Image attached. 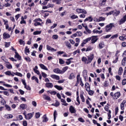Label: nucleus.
<instances>
[{"label": "nucleus", "mask_w": 126, "mask_h": 126, "mask_svg": "<svg viewBox=\"0 0 126 126\" xmlns=\"http://www.w3.org/2000/svg\"><path fill=\"white\" fill-rule=\"evenodd\" d=\"M43 123H47V122H48V121H49V119H48V117H47V115H43Z\"/></svg>", "instance_id": "nucleus-15"}, {"label": "nucleus", "mask_w": 126, "mask_h": 126, "mask_svg": "<svg viewBox=\"0 0 126 126\" xmlns=\"http://www.w3.org/2000/svg\"><path fill=\"white\" fill-rule=\"evenodd\" d=\"M41 74L43 77H44V78H46V77H47V74H46L45 72H42Z\"/></svg>", "instance_id": "nucleus-61"}, {"label": "nucleus", "mask_w": 126, "mask_h": 126, "mask_svg": "<svg viewBox=\"0 0 126 126\" xmlns=\"http://www.w3.org/2000/svg\"><path fill=\"white\" fill-rule=\"evenodd\" d=\"M92 50H93V47L89 46L86 49V52H89V51H92Z\"/></svg>", "instance_id": "nucleus-36"}, {"label": "nucleus", "mask_w": 126, "mask_h": 126, "mask_svg": "<svg viewBox=\"0 0 126 126\" xmlns=\"http://www.w3.org/2000/svg\"><path fill=\"white\" fill-rule=\"evenodd\" d=\"M126 57H125L122 61V64L124 66L126 65Z\"/></svg>", "instance_id": "nucleus-32"}, {"label": "nucleus", "mask_w": 126, "mask_h": 126, "mask_svg": "<svg viewBox=\"0 0 126 126\" xmlns=\"http://www.w3.org/2000/svg\"><path fill=\"white\" fill-rule=\"evenodd\" d=\"M94 59V56L93 55H90V56H88L87 58L85 57H83L82 58V62H84L86 64H88L89 63H91Z\"/></svg>", "instance_id": "nucleus-1"}, {"label": "nucleus", "mask_w": 126, "mask_h": 126, "mask_svg": "<svg viewBox=\"0 0 126 126\" xmlns=\"http://www.w3.org/2000/svg\"><path fill=\"white\" fill-rule=\"evenodd\" d=\"M39 66L42 68V69H44V70H48V68L43 64H39Z\"/></svg>", "instance_id": "nucleus-21"}, {"label": "nucleus", "mask_w": 126, "mask_h": 126, "mask_svg": "<svg viewBox=\"0 0 126 126\" xmlns=\"http://www.w3.org/2000/svg\"><path fill=\"white\" fill-rule=\"evenodd\" d=\"M56 116H58V113H57V111L55 110L54 112V119L55 122H56Z\"/></svg>", "instance_id": "nucleus-38"}, {"label": "nucleus", "mask_w": 126, "mask_h": 126, "mask_svg": "<svg viewBox=\"0 0 126 126\" xmlns=\"http://www.w3.org/2000/svg\"><path fill=\"white\" fill-rule=\"evenodd\" d=\"M74 78H75V76L73 73H71L69 76V79H74Z\"/></svg>", "instance_id": "nucleus-25"}, {"label": "nucleus", "mask_w": 126, "mask_h": 126, "mask_svg": "<svg viewBox=\"0 0 126 126\" xmlns=\"http://www.w3.org/2000/svg\"><path fill=\"white\" fill-rule=\"evenodd\" d=\"M62 0H53V2H56L57 4H60Z\"/></svg>", "instance_id": "nucleus-37"}, {"label": "nucleus", "mask_w": 126, "mask_h": 126, "mask_svg": "<svg viewBox=\"0 0 126 126\" xmlns=\"http://www.w3.org/2000/svg\"><path fill=\"white\" fill-rule=\"evenodd\" d=\"M23 125L24 126H27V121H24L23 122Z\"/></svg>", "instance_id": "nucleus-64"}, {"label": "nucleus", "mask_w": 126, "mask_h": 126, "mask_svg": "<svg viewBox=\"0 0 126 126\" xmlns=\"http://www.w3.org/2000/svg\"><path fill=\"white\" fill-rule=\"evenodd\" d=\"M76 33L78 36L80 37L82 36V32H77Z\"/></svg>", "instance_id": "nucleus-52"}, {"label": "nucleus", "mask_w": 126, "mask_h": 126, "mask_svg": "<svg viewBox=\"0 0 126 126\" xmlns=\"http://www.w3.org/2000/svg\"><path fill=\"white\" fill-rule=\"evenodd\" d=\"M82 79L80 78V75H78L77 76V82L76 84H79V81H82Z\"/></svg>", "instance_id": "nucleus-19"}, {"label": "nucleus", "mask_w": 126, "mask_h": 126, "mask_svg": "<svg viewBox=\"0 0 126 126\" xmlns=\"http://www.w3.org/2000/svg\"><path fill=\"white\" fill-rule=\"evenodd\" d=\"M121 96V93L120 92H117L114 94L113 99H118Z\"/></svg>", "instance_id": "nucleus-7"}, {"label": "nucleus", "mask_w": 126, "mask_h": 126, "mask_svg": "<svg viewBox=\"0 0 126 126\" xmlns=\"http://www.w3.org/2000/svg\"><path fill=\"white\" fill-rule=\"evenodd\" d=\"M54 72H55V73H63V71H62L61 70H60L59 68H55L53 70Z\"/></svg>", "instance_id": "nucleus-17"}, {"label": "nucleus", "mask_w": 126, "mask_h": 126, "mask_svg": "<svg viewBox=\"0 0 126 126\" xmlns=\"http://www.w3.org/2000/svg\"><path fill=\"white\" fill-rule=\"evenodd\" d=\"M113 27H115V26L114 25V23H110L109 25H107L106 26V29H105L106 32H109V31H111Z\"/></svg>", "instance_id": "nucleus-3"}, {"label": "nucleus", "mask_w": 126, "mask_h": 126, "mask_svg": "<svg viewBox=\"0 0 126 126\" xmlns=\"http://www.w3.org/2000/svg\"><path fill=\"white\" fill-rule=\"evenodd\" d=\"M20 108L23 110H25V109L27 108V105L25 104H22L20 105Z\"/></svg>", "instance_id": "nucleus-20"}, {"label": "nucleus", "mask_w": 126, "mask_h": 126, "mask_svg": "<svg viewBox=\"0 0 126 126\" xmlns=\"http://www.w3.org/2000/svg\"><path fill=\"white\" fill-rule=\"evenodd\" d=\"M15 58L16 59H18V61H20V60H21V57L20 56H19V54H18V53H17L16 52H15Z\"/></svg>", "instance_id": "nucleus-22"}, {"label": "nucleus", "mask_w": 126, "mask_h": 126, "mask_svg": "<svg viewBox=\"0 0 126 126\" xmlns=\"http://www.w3.org/2000/svg\"><path fill=\"white\" fill-rule=\"evenodd\" d=\"M126 79H124L122 81V85H126Z\"/></svg>", "instance_id": "nucleus-63"}, {"label": "nucleus", "mask_w": 126, "mask_h": 126, "mask_svg": "<svg viewBox=\"0 0 126 126\" xmlns=\"http://www.w3.org/2000/svg\"><path fill=\"white\" fill-rule=\"evenodd\" d=\"M5 107L6 110H7V111H11V107H10V106H9V105H7V104H5Z\"/></svg>", "instance_id": "nucleus-31"}, {"label": "nucleus", "mask_w": 126, "mask_h": 126, "mask_svg": "<svg viewBox=\"0 0 126 126\" xmlns=\"http://www.w3.org/2000/svg\"><path fill=\"white\" fill-rule=\"evenodd\" d=\"M77 102H78V104L76 103V105H77V106H78L80 104V101H79V96H78L77 97Z\"/></svg>", "instance_id": "nucleus-53"}, {"label": "nucleus", "mask_w": 126, "mask_h": 126, "mask_svg": "<svg viewBox=\"0 0 126 126\" xmlns=\"http://www.w3.org/2000/svg\"><path fill=\"white\" fill-rule=\"evenodd\" d=\"M23 115L25 116L26 120H31L33 118V114L31 113L27 114L26 112H25L23 113Z\"/></svg>", "instance_id": "nucleus-2"}, {"label": "nucleus", "mask_w": 126, "mask_h": 126, "mask_svg": "<svg viewBox=\"0 0 126 126\" xmlns=\"http://www.w3.org/2000/svg\"><path fill=\"white\" fill-rule=\"evenodd\" d=\"M10 46V42H5V48H8Z\"/></svg>", "instance_id": "nucleus-44"}, {"label": "nucleus", "mask_w": 126, "mask_h": 126, "mask_svg": "<svg viewBox=\"0 0 126 126\" xmlns=\"http://www.w3.org/2000/svg\"><path fill=\"white\" fill-rule=\"evenodd\" d=\"M25 53H30V51L29 49H28V47L26 46L25 49Z\"/></svg>", "instance_id": "nucleus-50"}, {"label": "nucleus", "mask_w": 126, "mask_h": 126, "mask_svg": "<svg viewBox=\"0 0 126 126\" xmlns=\"http://www.w3.org/2000/svg\"><path fill=\"white\" fill-rule=\"evenodd\" d=\"M34 35H40L41 34V31H35L33 32Z\"/></svg>", "instance_id": "nucleus-40"}, {"label": "nucleus", "mask_w": 126, "mask_h": 126, "mask_svg": "<svg viewBox=\"0 0 126 126\" xmlns=\"http://www.w3.org/2000/svg\"><path fill=\"white\" fill-rule=\"evenodd\" d=\"M126 103V100H123L122 103L121 104L120 106H121V110H125V105Z\"/></svg>", "instance_id": "nucleus-18"}, {"label": "nucleus", "mask_w": 126, "mask_h": 126, "mask_svg": "<svg viewBox=\"0 0 126 126\" xmlns=\"http://www.w3.org/2000/svg\"><path fill=\"white\" fill-rule=\"evenodd\" d=\"M5 74H6V75L10 76L11 74V71H7L6 72H5Z\"/></svg>", "instance_id": "nucleus-54"}, {"label": "nucleus", "mask_w": 126, "mask_h": 126, "mask_svg": "<svg viewBox=\"0 0 126 126\" xmlns=\"http://www.w3.org/2000/svg\"><path fill=\"white\" fill-rule=\"evenodd\" d=\"M98 41V38H97V36H93L91 37V42L92 44H94L95 42Z\"/></svg>", "instance_id": "nucleus-6"}, {"label": "nucleus", "mask_w": 126, "mask_h": 126, "mask_svg": "<svg viewBox=\"0 0 126 126\" xmlns=\"http://www.w3.org/2000/svg\"><path fill=\"white\" fill-rule=\"evenodd\" d=\"M32 80H35L36 82H37V83H39V80L38 79V78H37L36 77H35V76H33L32 77Z\"/></svg>", "instance_id": "nucleus-30"}, {"label": "nucleus", "mask_w": 126, "mask_h": 126, "mask_svg": "<svg viewBox=\"0 0 126 126\" xmlns=\"http://www.w3.org/2000/svg\"><path fill=\"white\" fill-rule=\"evenodd\" d=\"M61 102H62L63 103H64L63 104V106H67V105H68V104L66 103V101H65V100L62 98L61 99Z\"/></svg>", "instance_id": "nucleus-28"}, {"label": "nucleus", "mask_w": 126, "mask_h": 126, "mask_svg": "<svg viewBox=\"0 0 126 126\" xmlns=\"http://www.w3.org/2000/svg\"><path fill=\"white\" fill-rule=\"evenodd\" d=\"M76 11L78 12V13H84V14H86L87 13L86 10L81 8L77 9Z\"/></svg>", "instance_id": "nucleus-5"}, {"label": "nucleus", "mask_w": 126, "mask_h": 126, "mask_svg": "<svg viewBox=\"0 0 126 126\" xmlns=\"http://www.w3.org/2000/svg\"><path fill=\"white\" fill-rule=\"evenodd\" d=\"M65 43L66 46V47H67V48H69L70 49H71V45L70 44V43H69V42L65 41Z\"/></svg>", "instance_id": "nucleus-26"}, {"label": "nucleus", "mask_w": 126, "mask_h": 126, "mask_svg": "<svg viewBox=\"0 0 126 126\" xmlns=\"http://www.w3.org/2000/svg\"><path fill=\"white\" fill-rule=\"evenodd\" d=\"M13 73L14 74H15V75H17L18 76H20V77H22L23 75L22 74H21V73H19L18 72H17L16 73Z\"/></svg>", "instance_id": "nucleus-35"}, {"label": "nucleus", "mask_w": 126, "mask_h": 126, "mask_svg": "<svg viewBox=\"0 0 126 126\" xmlns=\"http://www.w3.org/2000/svg\"><path fill=\"white\" fill-rule=\"evenodd\" d=\"M86 21H89V22H92L93 21V18L92 16L88 17L86 18L84 20V22H86Z\"/></svg>", "instance_id": "nucleus-16"}, {"label": "nucleus", "mask_w": 126, "mask_h": 126, "mask_svg": "<svg viewBox=\"0 0 126 126\" xmlns=\"http://www.w3.org/2000/svg\"><path fill=\"white\" fill-rule=\"evenodd\" d=\"M126 21V15L124 16V17L120 19L119 21V25H122V24H124L125 22Z\"/></svg>", "instance_id": "nucleus-4"}, {"label": "nucleus", "mask_w": 126, "mask_h": 126, "mask_svg": "<svg viewBox=\"0 0 126 126\" xmlns=\"http://www.w3.org/2000/svg\"><path fill=\"white\" fill-rule=\"evenodd\" d=\"M64 15H66V11L63 12L60 14V16H62V17H63V16H64Z\"/></svg>", "instance_id": "nucleus-42"}, {"label": "nucleus", "mask_w": 126, "mask_h": 126, "mask_svg": "<svg viewBox=\"0 0 126 126\" xmlns=\"http://www.w3.org/2000/svg\"><path fill=\"white\" fill-rule=\"evenodd\" d=\"M33 70H34V72H35L36 73V74H38V75H40V71H39V70H36L35 68H33Z\"/></svg>", "instance_id": "nucleus-55"}, {"label": "nucleus", "mask_w": 126, "mask_h": 126, "mask_svg": "<svg viewBox=\"0 0 126 126\" xmlns=\"http://www.w3.org/2000/svg\"><path fill=\"white\" fill-rule=\"evenodd\" d=\"M2 93H3L4 95H6V96H9V93L8 92L4 91Z\"/></svg>", "instance_id": "nucleus-60"}, {"label": "nucleus", "mask_w": 126, "mask_h": 126, "mask_svg": "<svg viewBox=\"0 0 126 126\" xmlns=\"http://www.w3.org/2000/svg\"><path fill=\"white\" fill-rule=\"evenodd\" d=\"M54 87L55 88H56V89H58V90H63V87L60 86L55 85Z\"/></svg>", "instance_id": "nucleus-33"}, {"label": "nucleus", "mask_w": 126, "mask_h": 126, "mask_svg": "<svg viewBox=\"0 0 126 126\" xmlns=\"http://www.w3.org/2000/svg\"><path fill=\"white\" fill-rule=\"evenodd\" d=\"M45 86L47 88H53L54 85L52 83H47L45 84Z\"/></svg>", "instance_id": "nucleus-11"}, {"label": "nucleus", "mask_w": 126, "mask_h": 126, "mask_svg": "<svg viewBox=\"0 0 126 126\" xmlns=\"http://www.w3.org/2000/svg\"><path fill=\"white\" fill-rule=\"evenodd\" d=\"M20 45H25V42L23 40H22V39H20V40L19 41Z\"/></svg>", "instance_id": "nucleus-48"}, {"label": "nucleus", "mask_w": 126, "mask_h": 126, "mask_svg": "<svg viewBox=\"0 0 126 126\" xmlns=\"http://www.w3.org/2000/svg\"><path fill=\"white\" fill-rule=\"evenodd\" d=\"M118 74L119 75H122L123 74V67H120L119 68V71H118Z\"/></svg>", "instance_id": "nucleus-27"}, {"label": "nucleus", "mask_w": 126, "mask_h": 126, "mask_svg": "<svg viewBox=\"0 0 126 126\" xmlns=\"http://www.w3.org/2000/svg\"><path fill=\"white\" fill-rule=\"evenodd\" d=\"M89 41H91V37H88V38L84 40L83 42L85 44H86L87 43H88Z\"/></svg>", "instance_id": "nucleus-29"}, {"label": "nucleus", "mask_w": 126, "mask_h": 126, "mask_svg": "<svg viewBox=\"0 0 126 126\" xmlns=\"http://www.w3.org/2000/svg\"><path fill=\"white\" fill-rule=\"evenodd\" d=\"M58 38H59V36H58V35L55 34L52 36V38L54 39L55 40H57Z\"/></svg>", "instance_id": "nucleus-56"}, {"label": "nucleus", "mask_w": 126, "mask_h": 126, "mask_svg": "<svg viewBox=\"0 0 126 126\" xmlns=\"http://www.w3.org/2000/svg\"><path fill=\"white\" fill-rule=\"evenodd\" d=\"M40 116H41V115L40 114L39 112H37L35 113L36 119H39V118H40Z\"/></svg>", "instance_id": "nucleus-41"}, {"label": "nucleus", "mask_w": 126, "mask_h": 126, "mask_svg": "<svg viewBox=\"0 0 126 126\" xmlns=\"http://www.w3.org/2000/svg\"><path fill=\"white\" fill-rule=\"evenodd\" d=\"M51 77L53 79H56V80H60V76L55 74H52L51 75Z\"/></svg>", "instance_id": "nucleus-13"}, {"label": "nucleus", "mask_w": 126, "mask_h": 126, "mask_svg": "<svg viewBox=\"0 0 126 126\" xmlns=\"http://www.w3.org/2000/svg\"><path fill=\"white\" fill-rule=\"evenodd\" d=\"M25 60L27 62H28L29 63H30V62H31V59H30V58H29V57H26V58H25Z\"/></svg>", "instance_id": "nucleus-57"}, {"label": "nucleus", "mask_w": 126, "mask_h": 126, "mask_svg": "<svg viewBox=\"0 0 126 126\" xmlns=\"http://www.w3.org/2000/svg\"><path fill=\"white\" fill-rule=\"evenodd\" d=\"M59 63L60 64H63L64 63V61L62 59H59Z\"/></svg>", "instance_id": "nucleus-45"}, {"label": "nucleus", "mask_w": 126, "mask_h": 126, "mask_svg": "<svg viewBox=\"0 0 126 126\" xmlns=\"http://www.w3.org/2000/svg\"><path fill=\"white\" fill-rule=\"evenodd\" d=\"M71 19H75L76 18H78V16L75 15H72L71 16Z\"/></svg>", "instance_id": "nucleus-46"}, {"label": "nucleus", "mask_w": 126, "mask_h": 126, "mask_svg": "<svg viewBox=\"0 0 126 126\" xmlns=\"http://www.w3.org/2000/svg\"><path fill=\"white\" fill-rule=\"evenodd\" d=\"M112 14H113V15H114V10L110 11L109 12L106 13V15H107V16L108 15H112Z\"/></svg>", "instance_id": "nucleus-51"}, {"label": "nucleus", "mask_w": 126, "mask_h": 126, "mask_svg": "<svg viewBox=\"0 0 126 126\" xmlns=\"http://www.w3.org/2000/svg\"><path fill=\"white\" fill-rule=\"evenodd\" d=\"M119 35L118 34H114V35H113L111 38V39H115V38H118Z\"/></svg>", "instance_id": "nucleus-58"}, {"label": "nucleus", "mask_w": 126, "mask_h": 126, "mask_svg": "<svg viewBox=\"0 0 126 126\" xmlns=\"http://www.w3.org/2000/svg\"><path fill=\"white\" fill-rule=\"evenodd\" d=\"M80 98H81V100H82L83 102H85V99H84V96H83V94H81L80 95Z\"/></svg>", "instance_id": "nucleus-39"}, {"label": "nucleus", "mask_w": 126, "mask_h": 126, "mask_svg": "<svg viewBox=\"0 0 126 126\" xmlns=\"http://www.w3.org/2000/svg\"><path fill=\"white\" fill-rule=\"evenodd\" d=\"M105 46V44H104V42H101L98 44V47L99 49H103Z\"/></svg>", "instance_id": "nucleus-23"}, {"label": "nucleus", "mask_w": 126, "mask_h": 126, "mask_svg": "<svg viewBox=\"0 0 126 126\" xmlns=\"http://www.w3.org/2000/svg\"><path fill=\"white\" fill-rule=\"evenodd\" d=\"M6 67H7V68H9V69H11V68H12V65H11V64H7Z\"/></svg>", "instance_id": "nucleus-59"}, {"label": "nucleus", "mask_w": 126, "mask_h": 126, "mask_svg": "<svg viewBox=\"0 0 126 126\" xmlns=\"http://www.w3.org/2000/svg\"><path fill=\"white\" fill-rule=\"evenodd\" d=\"M5 118L6 119H12V118H13V115L11 114H8L7 115H5Z\"/></svg>", "instance_id": "nucleus-34"}, {"label": "nucleus", "mask_w": 126, "mask_h": 126, "mask_svg": "<svg viewBox=\"0 0 126 126\" xmlns=\"http://www.w3.org/2000/svg\"><path fill=\"white\" fill-rule=\"evenodd\" d=\"M101 20H99V19L97 18H94V22H100V21H101Z\"/></svg>", "instance_id": "nucleus-49"}, {"label": "nucleus", "mask_w": 126, "mask_h": 126, "mask_svg": "<svg viewBox=\"0 0 126 126\" xmlns=\"http://www.w3.org/2000/svg\"><path fill=\"white\" fill-rule=\"evenodd\" d=\"M3 39H8V38H10V35L8 33H6V32H4L3 34Z\"/></svg>", "instance_id": "nucleus-14"}, {"label": "nucleus", "mask_w": 126, "mask_h": 126, "mask_svg": "<svg viewBox=\"0 0 126 126\" xmlns=\"http://www.w3.org/2000/svg\"><path fill=\"white\" fill-rule=\"evenodd\" d=\"M85 30L89 33V34H91V31L88 29V27H85Z\"/></svg>", "instance_id": "nucleus-47"}, {"label": "nucleus", "mask_w": 126, "mask_h": 126, "mask_svg": "<svg viewBox=\"0 0 126 126\" xmlns=\"http://www.w3.org/2000/svg\"><path fill=\"white\" fill-rule=\"evenodd\" d=\"M46 48L48 51H51V52H57V49H55L48 45L46 46Z\"/></svg>", "instance_id": "nucleus-9"}, {"label": "nucleus", "mask_w": 126, "mask_h": 126, "mask_svg": "<svg viewBox=\"0 0 126 126\" xmlns=\"http://www.w3.org/2000/svg\"><path fill=\"white\" fill-rule=\"evenodd\" d=\"M69 111L71 114H75V112H76L75 109H74V107L72 106H70Z\"/></svg>", "instance_id": "nucleus-10"}, {"label": "nucleus", "mask_w": 126, "mask_h": 126, "mask_svg": "<svg viewBox=\"0 0 126 126\" xmlns=\"http://www.w3.org/2000/svg\"><path fill=\"white\" fill-rule=\"evenodd\" d=\"M121 13V11L120 10H113V15L114 16H118Z\"/></svg>", "instance_id": "nucleus-12"}, {"label": "nucleus", "mask_w": 126, "mask_h": 126, "mask_svg": "<svg viewBox=\"0 0 126 126\" xmlns=\"http://www.w3.org/2000/svg\"><path fill=\"white\" fill-rule=\"evenodd\" d=\"M68 68V66H65L63 68V73H64V72H65V71H66V70H67V69Z\"/></svg>", "instance_id": "nucleus-43"}, {"label": "nucleus", "mask_w": 126, "mask_h": 126, "mask_svg": "<svg viewBox=\"0 0 126 126\" xmlns=\"http://www.w3.org/2000/svg\"><path fill=\"white\" fill-rule=\"evenodd\" d=\"M43 98L45 100H47V101H51V97L46 94L43 95Z\"/></svg>", "instance_id": "nucleus-24"}, {"label": "nucleus", "mask_w": 126, "mask_h": 126, "mask_svg": "<svg viewBox=\"0 0 126 126\" xmlns=\"http://www.w3.org/2000/svg\"><path fill=\"white\" fill-rule=\"evenodd\" d=\"M50 7H54V4H48L47 6H44L42 7V9H47L50 8Z\"/></svg>", "instance_id": "nucleus-8"}, {"label": "nucleus", "mask_w": 126, "mask_h": 126, "mask_svg": "<svg viewBox=\"0 0 126 126\" xmlns=\"http://www.w3.org/2000/svg\"><path fill=\"white\" fill-rule=\"evenodd\" d=\"M89 95H90L91 96H92V95H93V94H94V91H90L89 92Z\"/></svg>", "instance_id": "nucleus-62"}]
</instances>
